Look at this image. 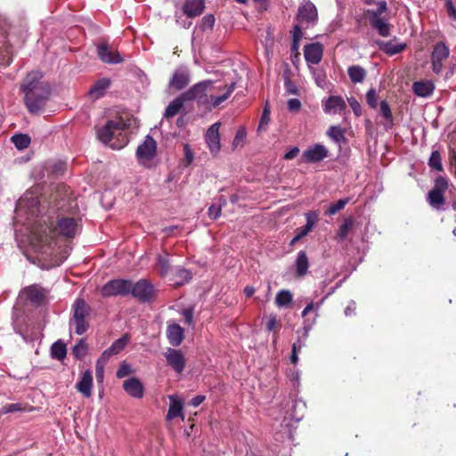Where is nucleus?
I'll return each instance as SVG.
<instances>
[{
  "label": "nucleus",
  "mask_w": 456,
  "mask_h": 456,
  "mask_svg": "<svg viewBox=\"0 0 456 456\" xmlns=\"http://www.w3.org/2000/svg\"><path fill=\"white\" fill-rule=\"evenodd\" d=\"M371 27L378 31L381 37H388L390 35L392 25L387 22L381 17H369Z\"/></svg>",
  "instance_id": "a878e982"
},
{
  "label": "nucleus",
  "mask_w": 456,
  "mask_h": 456,
  "mask_svg": "<svg viewBox=\"0 0 456 456\" xmlns=\"http://www.w3.org/2000/svg\"><path fill=\"white\" fill-rule=\"evenodd\" d=\"M304 55L309 69H312L314 68V43L305 45Z\"/></svg>",
  "instance_id": "09e8293b"
},
{
  "label": "nucleus",
  "mask_w": 456,
  "mask_h": 456,
  "mask_svg": "<svg viewBox=\"0 0 456 456\" xmlns=\"http://www.w3.org/2000/svg\"><path fill=\"white\" fill-rule=\"evenodd\" d=\"M298 153L299 149L297 147H293L284 154V159L288 160L293 159L297 156Z\"/></svg>",
  "instance_id": "338daca9"
},
{
  "label": "nucleus",
  "mask_w": 456,
  "mask_h": 456,
  "mask_svg": "<svg viewBox=\"0 0 456 456\" xmlns=\"http://www.w3.org/2000/svg\"><path fill=\"white\" fill-rule=\"evenodd\" d=\"M73 354L77 359H82L86 356L87 352V346L85 339L81 338L79 342L73 347Z\"/></svg>",
  "instance_id": "37998d69"
},
{
  "label": "nucleus",
  "mask_w": 456,
  "mask_h": 456,
  "mask_svg": "<svg viewBox=\"0 0 456 456\" xmlns=\"http://www.w3.org/2000/svg\"><path fill=\"white\" fill-rule=\"evenodd\" d=\"M221 214V207L211 205L208 208V216L211 219H216Z\"/></svg>",
  "instance_id": "13d9d810"
},
{
  "label": "nucleus",
  "mask_w": 456,
  "mask_h": 456,
  "mask_svg": "<svg viewBox=\"0 0 456 456\" xmlns=\"http://www.w3.org/2000/svg\"><path fill=\"white\" fill-rule=\"evenodd\" d=\"M45 295L46 290L38 285H31L26 287L20 292L21 297H25L33 305H40L44 301Z\"/></svg>",
  "instance_id": "4468645a"
},
{
  "label": "nucleus",
  "mask_w": 456,
  "mask_h": 456,
  "mask_svg": "<svg viewBox=\"0 0 456 456\" xmlns=\"http://www.w3.org/2000/svg\"><path fill=\"white\" fill-rule=\"evenodd\" d=\"M168 399L170 401V404L167 414V419L172 420L180 417L182 420H183L184 414L183 412V402L175 395H169Z\"/></svg>",
  "instance_id": "4be33fe9"
},
{
  "label": "nucleus",
  "mask_w": 456,
  "mask_h": 456,
  "mask_svg": "<svg viewBox=\"0 0 456 456\" xmlns=\"http://www.w3.org/2000/svg\"><path fill=\"white\" fill-rule=\"evenodd\" d=\"M166 362L171 369L176 373H182L185 368V356L178 349L172 347L167 348L164 352Z\"/></svg>",
  "instance_id": "9b49d317"
},
{
  "label": "nucleus",
  "mask_w": 456,
  "mask_h": 456,
  "mask_svg": "<svg viewBox=\"0 0 456 456\" xmlns=\"http://www.w3.org/2000/svg\"><path fill=\"white\" fill-rule=\"evenodd\" d=\"M76 388L85 398H89L92 395L93 375L91 370H85L81 374Z\"/></svg>",
  "instance_id": "a211bd4d"
},
{
  "label": "nucleus",
  "mask_w": 456,
  "mask_h": 456,
  "mask_svg": "<svg viewBox=\"0 0 456 456\" xmlns=\"http://www.w3.org/2000/svg\"><path fill=\"white\" fill-rule=\"evenodd\" d=\"M346 109V103L341 96L331 95L323 102V110L326 113H338Z\"/></svg>",
  "instance_id": "aec40b11"
},
{
  "label": "nucleus",
  "mask_w": 456,
  "mask_h": 456,
  "mask_svg": "<svg viewBox=\"0 0 456 456\" xmlns=\"http://www.w3.org/2000/svg\"><path fill=\"white\" fill-rule=\"evenodd\" d=\"M156 269L161 276L168 274L170 270V262L167 256H159L156 263Z\"/></svg>",
  "instance_id": "4c0bfd02"
},
{
  "label": "nucleus",
  "mask_w": 456,
  "mask_h": 456,
  "mask_svg": "<svg viewBox=\"0 0 456 456\" xmlns=\"http://www.w3.org/2000/svg\"><path fill=\"white\" fill-rule=\"evenodd\" d=\"M157 142L151 136L146 135L144 141L138 145L136 159L139 165L145 168H151L156 166Z\"/></svg>",
  "instance_id": "0eeeda50"
},
{
  "label": "nucleus",
  "mask_w": 456,
  "mask_h": 456,
  "mask_svg": "<svg viewBox=\"0 0 456 456\" xmlns=\"http://www.w3.org/2000/svg\"><path fill=\"white\" fill-rule=\"evenodd\" d=\"M354 221L352 216L345 218L344 223L339 226V229H338V234H337L340 240H343L347 237L349 231L354 226Z\"/></svg>",
  "instance_id": "c9c22d12"
},
{
  "label": "nucleus",
  "mask_w": 456,
  "mask_h": 456,
  "mask_svg": "<svg viewBox=\"0 0 456 456\" xmlns=\"http://www.w3.org/2000/svg\"><path fill=\"white\" fill-rule=\"evenodd\" d=\"M301 107V102L298 99H289L288 101V109L290 111H297Z\"/></svg>",
  "instance_id": "bf43d9fd"
},
{
  "label": "nucleus",
  "mask_w": 456,
  "mask_h": 456,
  "mask_svg": "<svg viewBox=\"0 0 456 456\" xmlns=\"http://www.w3.org/2000/svg\"><path fill=\"white\" fill-rule=\"evenodd\" d=\"M379 48L383 53L389 56L400 53L405 50L407 45L405 43H396V37L390 41H379L377 42Z\"/></svg>",
  "instance_id": "6ab92c4d"
},
{
  "label": "nucleus",
  "mask_w": 456,
  "mask_h": 456,
  "mask_svg": "<svg viewBox=\"0 0 456 456\" xmlns=\"http://www.w3.org/2000/svg\"><path fill=\"white\" fill-rule=\"evenodd\" d=\"M221 89L216 86L211 80H204L192 86L189 90L183 93L187 102L197 101L200 105L208 109H215L226 101L235 89V83L225 86L221 95H216V91Z\"/></svg>",
  "instance_id": "f03ea898"
},
{
  "label": "nucleus",
  "mask_w": 456,
  "mask_h": 456,
  "mask_svg": "<svg viewBox=\"0 0 456 456\" xmlns=\"http://www.w3.org/2000/svg\"><path fill=\"white\" fill-rule=\"evenodd\" d=\"M130 126V120H125L123 118L109 120L106 125L98 131V138L110 148L120 150L128 142V139L124 132Z\"/></svg>",
  "instance_id": "20e7f679"
},
{
  "label": "nucleus",
  "mask_w": 456,
  "mask_h": 456,
  "mask_svg": "<svg viewBox=\"0 0 456 456\" xmlns=\"http://www.w3.org/2000/svg\"><path fill=\"white\" fill-rule=\"evenodd\" d=\"M278 325L276 317L274 315H271L266 322V330L268 331L273 330Z\"/></svg>",
  "instance_id": "774afa93"
},
{
  "label": "nucleus",
  "mask_w": 456,
  "mask_h": 456,
  "mask_svg": "<svg viewBox=\"0 0 456 456\" xmlns=\"http://www.w3.org/2000/svg\"><path fill=\"white\" fill-rule=\"evenodd\" d=\"M183 151H184V157H185L186 165H190L192 162L193 159H194L193 152L190 149L189 145H187V144L184 145Z\"/></svg>",
  "instance_id": "0e129e2a"
},
{
  "label": "nucleus",
  "mask_w": 456,
  "mask_h": 456,
  "mask_svg": "<svg viewBox=\"0 0 456 456\" xmlns=\"http://www.w3.org/2000/svg\"><path fill=\"white\" fill-rule=\"evenodd\" d=\"M387 10V4L386 1H380L377 4L376 10H368L367 15L369 17H381V15Z\"/></svg>",
  "instance_id": "49530a36"
},
{
  "label": "nucleus",
  "mask_w": 456,
  "mask_h": 456,
  "mask_svg": "<svg viewBox=\"0 0 456 456\" xmlns=\"http://www.w3.org/2000/svg\"><path fill=\"white\" fill-rule=\"evenodd\" d=\"M123 388L131 397L141 399L144 394L142 383L137 378H129L123 383Z\"/></svg>",
  "instance_id": "f3484780"
},
{
  "label": "nucleus",
  "mask_w": 456,
  "mask_h": 456,
  "mask_svg": "<svg viewBox=\"0 0 456 456\" xmlns=\"http://www.w3.org/2000/svg\"><path fill=\"white\" fill-rule=\"evenodd\" d=\"M347 73L350 80L354 84L362 83L367 75L366 70L359 65L350 66Z\"/></svg>",
  "instance_id": "c85d7f7f"
},
{
  "label": "nucleus",
  "mask_w": 456,
  "mask_h": 456,
  "mask_svg": "<svg viewBox=\"0 0 456 456\" xmlns=\"http://www.w3.org/2000/svg\"><path fill=\"white\" fill-rule=\"evenodd\" d=\"M215 17L211 14L206 15L202 18L200 27L205 28H212L215 24Z\"/></svg>",
  "instance_id": "5fc2aeb1"
},
{
  "label": "nucleus",
  "mask_w": 456,
  "mask_h": 456,
  "mask_svg": "<svg viewBox=\"0 0 456 456\" xmlns=\"http://www.w3.org/2000/svg\"><path fill=\"white\" fill-rule=\"evenodd\" d=\"M22 411V406L20 403H9V404L3 406L0 415L12 413V412H15V411Z\"/></svg>",
  "instance_id": "864d4df0"
},
{
  "label": "nucleus",
  "mask_w": 456,
  "mask_h": 456,
  "mask_svg": "<svg viewBox=\"0 0 456 456\" xmlns=\"http://www.w3.org/2000/svg\"><path fill=\"white\" fill-rule=\"evenodd\" d=\"M131 281L128 280L117 279L108 281L102 289V294L104 297H113L118 295H127L130 293Z\"/></svg>",
  "instance_id": "9d476101"
},
{
  "label": "nucleus",
  "mask_w": 456,
  "mask_h": 456,
  "mask_svg": "<svg viewBox=\"0 0 456 456\" xmlns=\"http://www.w3.org/2000/svg\"><path fill=\"white\" fill-rule=\"evenodd\" d=\"M220 123L213 124L206 133V142L211 153L216 154L220 150V136H219Z\"/></svg>",
  "instance_id": "2eb2a0df"
},
{
  "label": "nucleus",
  "mask_w": 456,
  "mask_h": 456,
  "mask_svg": "<svg viewBox=\"0 0 456 456\" xmlns=\"http://www.w3.org/2000/svg\"><path fill=\"white\" fill-rule=\"evenodd\" d=\"M449 56V48L444 43H437L431 54L432 69L436 74H439L443 69V61Z\"/></svg>",
  "instance_id": "f8f14e48"
},
{
  "label": "nucleus",
  "mask_w": 456,
  "mask_h": 456,
  "mask_svg": "<svg viewBox=\"0 0 456 456\" xmlns=\"http://www.w3.org/2000/svg\"><path fill=\"white\" fill-rule=\"evenodd\" d=\"M378 94L374 88H370L366 93V102L373 110L378 108Z\"/></svg>",
  "instance_id": "c03bdc74"
},
{
  "label": "nucleus",
  "mask_w": 456,
  "mask_h": 456,
  "mask_svg": "<svg viewBox=\"0 0 456 456\" xmlns=\"http://www.w3.org/2000/svg\"><path fill=\"white\" fill-rule=\"evenodd\" d=\"M42 78V72L32 71L21 84L25 104L31 113H39L44 109L50 93L49 86Z\"/></svg>",
  "instance_id": "7ed1b4c3"
},
{
  "label": "nucleus",
  "mask_w": 456,
  "mask_h": 456,
  "mask_svg": "<svg viewBox=\"0 0 456 456\" xmlns=\"http://www.w3.org/2000/svg\"><path fill=\"white\" fill-rule=\"evenodd\" d=\"M175 276H176V279L175 280V283L176 285H182L184 282L191 280V273L188 270L181 268V267H175Z\"/></svg>",
  "instance_id": "79ce46f5"
},
{
  "label": "nucleus",
  "mask_w": 456,
  "mask_h": 456,
  "mask_svg": "<svg viewBox=\"0 0 456 456\" xmlns=\"http://www.w3.org/2000/svg\"><path fill=\"white\" fill-rule=\"evenodd\" d=\"M291 301L292 294L287 289L279 291L275 297V303L280 307L288 306Z\"/></svg>",
  "instance_id": "e433bc0d"
},
{
  "label": "nucleus",
  "mask_w": 456,
  "mask_h": 456,
  "mask_svg": "<svg viewBox=\"0 0 456 456\" xmlns=\"http://www.w3.org/2000/svg\"><path fill=\"white\" fill-rule=\"evenodd\" d=\"M99 58L106 63L117 64L123 61V58L118 52L111 49L107 44H101L97 47Z\"/></svg>",
  "instance_id": "ddd939ff"
},
{
  "label": "nucleus",
  "mask_w": 456,
  "mask_h": 456,
  "mask_svg": "<svg viewBox=\"0 0 456 456\" xmlns=\"http://www.w3.org/2000/svg\"><path fill=\"white\" fill-rule=\"evenodd\" d=\"M288 378L292 383L293 387H296L299 384V371L296 367H292L287 370Z\"/></svg>",
  "instance_id": "8fccbe9b"
},
{
  "label": "nucleus",
  "mask_w": 456,
  "mask_h": 456,
  "mask_svg": "<svg viewBox=\"0 0 456 456\" xmlns=\"http://www.w3.org/2000/svg\"><path fill=\"white\" fill-rule=\"evenodd\" d=\"M12 141L15 147L19 150H23L28 147L30 143V138L27 134H15L12 137Z\"/></svg>",
  "instance_id": "a19ab883"
},
{
  "label": "nucleus",
  "mask_w": 456,
  "mask_h": 456,
  "mask_svg": "<svg viewBox=\"0 0 456 456\" xmlns=\"http://www.w3.org/2000/svg\"><path fill=\"white\" fill-rule=\"evenodd\" d=\"M113 355H115V354L113 353L110 352V349L107 348L106 350L103 351L102 355L99 357L96 363L105 366L106 363L108 362V361L110 360V358Z\"/></svg>",
  "instance_id": "6e6d98bb"
},
{
  "label": "nucleus",
  "mask_w": 456,
  "mask_h": 456,
  "mask_svg": "<svg viewBox=\"0 0 456 456\" xmlns=\"http://www.w3.org/2000/svg\"><path fill=\"white\" fill-rule=\"evenodd\" d=\"M323 53V46L321 43L315 42V64L322 61Z\"/></svg>",
  "instance_id": "680f3d73"
},
{
  "label": "nucleus",
  "mask_w": 456,
  "mask_h": 456,
  "mask_svg": "<svg viewBox=\"0 0 456 456\" xmlns=\"http://www.w3.org/2000/svg\"><path fill=\"white\" fill-rule=\"evenodd\" d=\"M130 293L141 302H148L155 296L154 286L147 280L142 279L136 283H131Z\"/></svg>",
  "instance_id": "1a4fd4ad"
},
{
  "label": "nucleus",
  "mask_w": 456,
  "mask_h": 456,
  "mask_svg": "<svg viewBox=\"0 0 456 456\" xmlns=\"http://www.w3.org/2000/svg\"><path fill=\"white\" fill-rule=\"evenodd\" d=\"M270 114H271L270 109L268 108L267 105H265V107L263 110L261 118H260V121L258 124V128H257L258 131L266 129V126H268V124L270 122Z\"/></svg>",
  "instance_id": "a18cd8bd"
},
{
  "label": "nucleus",
  "mask_w": 456,
  "mask_h": 456,
  "mask_svg": "<svg viewBox=\"0 0 456 456\" xmlns=\"http://www.w3.org/2000/svg\"><path fill=\"white\" fill-rule=\"evenodd\" d=\"M167 337L172 346H178L184 338L183 329L179 324H170L167 329Z\"/></svg>",
  "instance_id": "412c9836"
},
{
  "label": "nucleus",
  "mask_w": 456,
  "mask_h": 456,
  "mask_svg": "<svg viewBox=\"0 0 456 456\" xmlns=\"http://www.w3.org/2000/svg\"><path fill=\"white\" fill-rule=\"evenodd\" d=\"M246 137V131L243 127H240V129H238L236 134H235V137H234V140H233V144L234 145H238L240 142H242Z\"/></svg>",
  "instance_id": "052dcab7"
},
{
  "label": "nucleus",
  "mask_w": 456,
  "mask_h": 456,
  "mask_svg": "<svg viewBox=\"0 0 456 456\" xmlns=\"http://www.w3.org/2000/svg\"><path fill=\"white\" fill-rule=\"evenodd\" d=\"M345 129L339 126H330L326 132V134L332 139L336 143L340 145L341 142H346Z\"/></svg>",
  "instance_id": "7c9ffc66"
},
{
  "label": "nucleus",
  "mask_w": 456,
  "mask_h": 456,
  "mask_svg": "<svg viewBox=\"0 0 456 456\" xmlns=\"http://www.w3.org/2000/svg\"><path fill=\"white\" fill-rule=\"evenodd\" d=\"M290 403H291V408H293V411L292 412L288 411L289 417L291 419L299 421L304 417L305 404L304 402H302L300 400L292 401Z\"/></svg>",
  "instance_id": "72a5a7b5"
},
{
  "label": "nucleus",
  "mask_w": 456,
  "mask_h": 456,
  "mask_svg": "<svg viewBox=\"0 0 456 456\" xmlns=\"http://www.w3.org/2000/svg\"><path fill=\"white\" fill-rule=\"evenodd\" d=\"M428 166L430 167V168L435 169L436 171H444L441 154L438 151H432L430 158L428 159Z\"/></svg>",
  "instance_id": "ea45409f"
},
{
  "label": "nucleus",
  "mask_w": 456,
  "mask_h": 456,
  "mask_svg": "<svg viewBox=\"0 0 456 456\" xmlns=\"http://www.w3.org/2000/svg\"><path fill=\"white\" fill-rule=\"evenodd\" d=\"M297 20V23L294 26L292 36L291 51L293 53H297L298 50L299 42L303 37L302 30L314 20V4L311 2H307L298 8Z\"/></svg>",
  "instance_id": "39448f33"
},
{
  "label": "nucleus",
  "mask_w": 456,
  "mask_h": 456,
  "mask_svg": "<svg viewBox=\"0 0 456 456\" xmlns=\"http://www.w3.org/2000/svg\"><path fill=\"white\" fill-rule=\"evenodd\" d=\"M348 202H349V199L346 198V199H341L336 202L330 203L327 207V208L324 210V214L329 216H333L336 213H338V211L342 210Z\"/></svg>",
  "instance_id": "f704fd0d"
},
{
  "label": "nucleus",
  "mask_w": 456,
  "mask_h": 456,
  "mask_svg": "<svg viewBox=\"0 0 456 456\" xmlns=\"http://www.w3.org/2000/svg\"><path fill=\"white\" fill-rule=\"evenodd\" d=\"M129 336L127 334L123 335L118 339L115 340L112 345L109 347L110 352L114 354L120 353L129 342Z\"/></svg>",
  "instance_id": "58836bf2"
},
{
  "label": "nucleus",
  "mask_w": 456,
  "mask_h": 456,
  "mask_svg": "<svg viewBox=\"0 0 456 456\" xmlns=\"http://www.w3.org/2000/svg\"><path fill=\"white\" fill-rule=\"evenodd\" d=\"M14 224L17 239L28 242L44 258L53 255L58 236L72 239L79 232L75 218L63 216L53 208L45 210L30 191L17 201Z\"/></svg>",
  "instance_id": "f257e3e1"
},
{
  "label": "nucleus",
  "mask_w": 456,
  "mask_h": 456,
  "mask_svg": "<svg viewBox=\"0 0 456 456\" xmlns=\"http://www.w3.org/2000/svg\"><path fill=\"white\" fill-rule=\"evenodd\" d=\"M448 189V181L444 176H438L435 179V184L432 190L428 193V204L436 209H440L445 204L444 192Z\"/></svg>",
  "instance_id": "6e6552de"
},
{
  "label": "nucleus",
  "mask_w": 456,
  "mask_h": 456,
  "mask_svg": "<svg viewBox=\"0 0 456 456\" xmlns=\"http://www.w3.org/2000/svg\"><path fill=\"white\" fill-rule=\"evenodd\" d=\"M73 317L70 325L75 327V332L78 335L84 334L89 328L87 317L91 308L83 298H77L72 305Z\"/></svg>",
  "instance_id": "423d86ee"
},
{
  "label": "nucleus",
  "mask_w": 456,
  "mask_h": 456,
  "mask_svg": "<svg viewBox=\"0 0 456 456\" xmlns=\"http://www.w3.org/2000/svg\"><path fill=\"white\" fill-rule=\"evenodd\" d=\"M185 102L187 101L183 97V94L174 99L166 108L164 113L165 118H170L177 115L183 109V104Z\"/></svg>",
  "instance_id": "bb28decb"
},
{
  "label": "nucleus",
  "mask_w": 456,
  "mask_h": 456,
  "mask_svg": "<svg viewBox=\"0 0 456 456\" xmlns=\"http://www.w3.org/2000/svg\"><path fill=\"white\" fill-rule=\"evenodd\" d=\"M309 267L308 258L305 251H300L296 259V270L298 276H303L306 273Z\"/></svg>",
  "instance_id": "2f4dec72"
},
{
  "label": "nucleus",
  "mask_w": 456,
  "mask_h": 456,
  "mask_svg": "<svg viewBox=\"0 0 456 456\" xmlns=\"http://www.w3.org/2000/svg\"><path fill=\"white\" fill-rule=\"evenodd\" d=\"M329 156L327 148L320 143H315V163L322 161Z\"/></svg>",
  "instance_id": "de8ad7c7"
},
{
  "label": "nucleus",
  "mask_w": 456,
  "mask_h": 456,
  "mask_svg": "<svg viewBox=\"0 0 456 456\" xmlns=\"http://www.w3.org/2000/svg\"><path fill=\"white\" fill-rule=\"evenodd\" d=\"M347 102L349 106L352 108L354 114L356 117H360L362 115V106L360 102L353 96L347 98Z\"/></svg>",
  "instance_id": "3c124183"
},
{
  "label": "nucleus",
  "mask_w": 456,
  "mask_h": 456,
  "mask_svg": "<svg viewBox=\"0 0 456 456\" xmlns=\"http://www.w3.org/2000/svg\"><path fill=\"white\" fill-rule=\"evenodd\" d=\"M130 373H132L131 366L127 364L126 362H123L120 364L119 368L118 369L116 375L118 379H122L129 375Z\"/></svg>",
  "instance_id": "603ef678"
},
{
  "label": "nucleus",
  "mask_w": 456,
  "mask_h": 456,
  "mask_svg": "<svg viewBox=\"0 0 456 456\" xmlns=\"http://www.w3.org/2000/svg\"><path fill=\"white\" fill-rule=\"evenodd\" d=\"M205 8L203 0H186L183 10V12L190 18L200 15Z\"/></svg>",
  "instance_id": "5701e85b"
},
{
  "label": "nucleus",
  "mask_w": 456,
  "mask_h": 456,
  "mask_svg": "<svg viewBox=\"0 0 456 456\" xmlns=\"http://www.w3.org/2000/svg\"><path fill=\"white\" fill-rule=\"evenodd\" d=\"M445 6L448 16L452 20H456V8L454 7L452 1H447Z\"/></svg>",
  "instance_id": "69168bd1"
},
{
  "label": "nucleus",
  "mask_w": 456,
  "mask_h": 456,
  "mask_svg": "<svg viewBox=\"0 0 456 456\" xmlns=\"http://www.w3.org/2000/svg\"><path fill=\"white\" fill-rule=\"evenodd\" d=\"M301 161L309 163L314 161V148H308L301 156Z\"/></svg>",
  "instance_id": "4d7b16f0"
},
{
  "label": "nucleus",
  "mask_w": 456,
  "mask_h": 456,
  "mask_svg": "<svg viewBox=\"0 0 456 456\" xmlns=\"http://www.w3.org/2000/svg\"><path fill=\"white\" fill-rule=\"evenodd\" d=\"M412 90L418 96L428 97L433 94L435 85L431 80L416 81L412 85Z\"/></svg>",
  "instance_id": "b1692460"
},
{
  "label": "nucleus",
  "mask_w": 456,
  "mask_h": 456,
  "mask_svg": "<svg viewBox=\"0 0 456 456\" xmlns=\"http://www.w3.org/2000/svg\"><path fill=\"white\" fill-rule=\"evenodd\" d=\"M105 366L97 364L95 365V377L99 383L103 381Z\"/></svg>",
  "instance_id": "e2e57ef3"
},
{
  "label": "nucleus",
  "mask_w": 456,
  "mask_h": 456,
  "mask_svg": "<svg viewBox=\"0 0 456 456\" xmlns=\"http://www.w3.org/2000/svg\"><path fill=\"white\" fill-rule=\"evenodd\" d=\"M190 83V73L187 68L176 69L169 81V86L176 90H181Z\"/></svg>",
  "instance_id": "dca6fc26"
},
{
  "label": "nucleus",
  "mask_w": 456,
  "mask_h": 456,
  "mask_svg": "<svg viewBox=\"0 0 456 456\" xmlns=\"http://www.w3.org/2000/svg\"><path fill=\"white\" fill-rule=\"evenodd\" d=\"M379 113L383 119L382 125L386 130H390L394 126V116L388 102L385 100L379 103Z\"/></svg>",
  "instance_id": "393cba45"
},
{
  "label": "nucleus",
  "mask_w": 456,
  "mask_h": 456,
  "mask_svg": "<svg viewBox=\"0 0 456 456\" xmlns=\"http://www.w3.org/2000/svg\"><path fill=\"white\" fill-rule=\"evenodd\" d=\"M67 348L65 343L57 340L51 346V356L53 359L62 361L66 357Z\"/></svg>",
  "instance_id": "473e14b6"
},
{
  "label": "nucleus",
  "mask_w": 456,
  "mask_h": 456,
  "mask_svg": "<svg viewBox=\"0 0 456 456\" xmlns=\"http://www.w3.org/2000/svg\"><path fill=\"white\" fill-rule=\"evenodd\" d=\"M306 217H307L306 224L305 226H302L296 230V235L291 240L290 245H295L300 239H302L303 237L307 235L308 232L311 231L312 227L314 225L313 216L311 213H308Z\"/></svg>",
  "instance_id": "c756f323"
},
{
  "label": "nucleus",
  "mask_w": 456,
  "mask_h": 456,
  "mask_svg": "<svg viewBox=\"0 0 456 456\" xmlns=\"http://www.w3.org/2000/svg\"><path fill=\"white\" fill-rule=\"evenodd\" d=\"M110 86V80L109 78L99 79L90 88L89 94L94 99H99L105 94Z\"/></svg>",
  "instance_id": "cd10ccee"
}]
</instances>
